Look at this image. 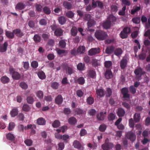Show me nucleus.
Masks as SVG:
<instances>
[{
	"instance_id": "f257e3e1",
	"label": "nucleus",
	"mask_w": 150,
	"mask_h": 150,
	"mask_svg": "<svg viewBox=\"0 0 150 150\" xmlns=\"http://www.w3.org/2000/svg\"><path fill=\"white\" fill-rule=\"evenodd\" d=\"M95 36L97 39L100 40H103L105 39L108 36L106 32L100 30L96 31Z\"/></svg>"
},
{
	"instance_id": "f03ea898",
	"label": "nucleus",
	"mask_w": 150,
	"mask_h": 150,
	"mask_svg": "<svg viewBox=\"0 0 150 150\" xmlns=\"http://www.w3.org/2000/svg\"><path fill=\"white\" fill-rule=\"evenodd\" d=\"M62 66L63 69L65 71L66 74L71 75L74 73V70L72 65H69L67 63L64 62L62 63Z\"/></svg>"
},
{
	"instance_id": "7ed1b4c3",
	"label": "nucleus",
	"mask_w": 150,
	"mask_h": 150,
	"mask_svg": "<svg viewBox=\"0 0 150 150\" xmlns=\"http://www.w3.org/2000/svg\"><path fill=\"white\" fill-rule=\"evenodd\" d=\"M134 73L136 76V79L139 81L142 79V75L144 74L145 72L143 71L141 67L137 68L134 71Z\"/></svg>"
},
{
	"instance_id": "20e7f679",
	"label": "nucleus",
	"mask_w": 150,
	"mask_h": 150,
	"mask_svg": "<svg viewBox=\"0 0 150 150\" xmlns=\"http://www.w3.org/2000/svg\"><path fill=\"white\" fill-rule=\"evenodd\" d=\"M108 140V139H107L105 141V144L102 145V147L103 150H109L114 146L112 143L107 142Z\"/></svg>"
},
{
	"instance_id": "39448f33",
	"label": "nucleus",
	"mask_w": 150,
	"mask_h": 150,
	"mask_svg": "<svg viewBox=\"0 0 150 150\" xmlns=\"http://www.w3.org/2000/svg\"><path fill=\"white\" fill-rule=\"evenodd\" d=\"M9 71L12 74V78L16 80H18L21 78V76L18 72L15 71L14 69L12 68H10Z\"/></svg>"
},
{
	"instance_id": "423d86ee",
	"label": "nucleus",
	"mask_w": 150,
	"mask_h": 150,
	"mask_svg": "<svg viewBox=\"0 0 150 150\" xmlns=\"http://www.w3.org/2000/svg\"><path fill=\"white\" fill-rule=\"evenodd\" d=\"M100 48L99 47L97 48H91L88 51V55L92 56L98 54L100 52Z\"/></svg>"
},
{
	"instance_id": "0eeeda50",
	"label": "nucleus",
	"mask_w": 150,
	"mask_h": 150,
	"mask_svg": "<svg viewBox=\"0 0 150 150\" xmlns=\"http://www.w3.org/2000/svg\"><path fill=\"white\" fill-rule=\"evenodd\" d=\"M121 92L123 95V98H129L130 95L128 93L129 90L128 88L124 87L121 89Z\"/></svg>"
},
{
	"instance_id": "6e6552de",
	"label": "nucleus",
	"mask_w": 150,
	"mask_h": 150,
	"mask_svg": "<svg viewBox=\"0 0 150 150\" xmlns=\"http://www.w3.org/2000/svg\"><path fill=\"white\" fill-rule=\"evenodd\" d=\"M126 137L128 139L132 142L134 141L136 139V136L135 134L131 132L127 133Z\"/></svg>"
},
{
	"instance_id": "1a4fd4ad",
	"label": "nucleus",
	"mask_w": 150,
	"mask_h": 150,
	"mask_svg": "<svg viewBox=\"0 0 150 150\" xmlns=\"http://www.w3.org/2000/svg\"><path fill=\"white\" fill-rule=\"evenodd\" d=\"M73 145L74 148L79 149V150H83L84 148L80 143L77 140H75L74 142Z\"/></svg>"
},
{
	"instance_id": "9d476101",
	"label": "nucleus",
	"mask_w": 150,
	"mask_h": 150,
	"mask_svg": "<svg viewBox=\"0 0 150 150\" xmlns=\"http://www.w3.org/2000/svg\"><path fill=\"white\" fill-rule=\"evenodd\" d=\"M55 101L56 104L60 105L63 101V97L61 95H59L55 98Z\"/></svg>"
},
{
	"instance_id": "9b49d317",
	"label": "nucleus",
	"mask_w": 150,
	"mask_h": 150,
	"mask_svg": "<svg viewBox=\"0 0 150 150\" xmlns=\"http://www.w3.org/2000/svg\"><path fill=\"white\" fill-rule=\"evenodd\" d=\"M46 121L45 119L42 117H40L37 120L36 123L37 124L40 125H45Z\"/></svg>"
},
{
	"instance_id": "f8f14e48",
	"label": "nucleus",
	"mask_w": 150,
	"mask_h": 150,
	"mask_svg": "<svg viewBox=\"0 0 150 150\" xmlns=\"http://www.w3.org/2000/svg\"><path fill=\"white\" fill-rule=\"evenodd\" d=\"M106 113V112L104 113L103 112H101L98 114L96 115L97 119L99 120H103L105 117Z\"/></svg>"
},
{
	"instance_id": "ddd939ff",
	"label": "nucleus",
	"mask_w": 150,
	"mask_h": 150,
	"mask_svg": "<svg viewBox=\"0 0 150 150\" xmlns=\"http://www.w3.org/2000/svg\"><path fill=\"white\" fill-rule=\"evenodd\" d=\"M125 113V110L122 108L118 109L117 114L119 117H122L124 116Z\"/></svg>"
},
{
	"instance_id": "4468645a",
	"label": "nucleus",
	"mask_w": 150,
	"mask_h": 150,
	"mask_svg": "<svg viewBox=\"0 0 150 150\" xmlns=\"http://www.w3.org/2000/svg\"><path fill=\"white\" fill-rule=\"evenodd\" d=\"M105 76L106 79H109L112 76V74L111 70L107 69L105 74Z\"/></svg>"
},
{
	"instance_id": "2eb2a0df",
	"label": "nucleus",
	"mask_w": 150,
	"mask_h": 150,
	"mask_svg": "<svg viewBox=\"0 0 150 150\" xmlns=\"http://www.w3.org/2000/svg\"><path fill=\"white\" fill-rule=\"evenodd\" d=\"M54 35L57 36H60L63 35V30L61 28H58L54 32Z\"/></svg>"
},
{
	"instance_id": "dca6fc26",
	"label": "nucleus",
	"mask_w": 150,
	"mask_h": 150,
	"mask_svg": "<svg viewBox=\"0 0 150 150\" xmlns=\"http://www.w3.org/2000/svg\"><path fill=\"white\" fill-rule=\"evenodd\" d=\"M127 64V59L126 58H123L120 62V66L122 69L125 68Z\"/></svg>"
},
{
	"instance_id": "f3484780",
	"label": "nucleus",
	"mask_w": 150,
	"mask_h": 150,
	"mask_svg": "<svg viewBox=\"0 0 150 150\" xmlns=\"http://www.w3.org/2000/svg\"><path fill=\"white\" fill-rule=\"evenodd\" d=\"M14 35H16L17 36L19 37H21L23 35V34L19 29H16L13 30Z\"/></svg>"
},
{
	"instance_id": "a211bd4d",
	"label": "nucleus",
	"mask_w": 150,
	"mask_h": 150,
	"mask_svg": "<svg viewBox=\"0 0 150 150\" xmlns=\"http://www.w3.org/2000/svg\"><path fill=\"white\" fill-rule=\"evenodd\" d=\"M115 49L114 47L111 46L107 47L105 50V52L107 54H110L113 52Z\"/></svg>"
},
{
	"instance_id": "6ab92c4d",
	"label": "nucleus",
	"mask_w": 150,
	"mask_h": 150,
	"mask_svg": "<svg viewBox=\"0 0 150 150\" xmlns=\"http://www.w3.org/2000/svg\"><path fill=\"white\" fill-rule=\"evenodd\" d=\"M111 25V23L107 20L103 23V26L104 28L106 29L110 28Z\"/></svg>"
},
{
	"instance_id": "aec40b11",
	"label": "nucleus",
	"mask_w": 150,
	"mask_h": 150,
	"mask_svg": "<svg viewBox=\"0 0 150 150\" xmlns=\"http://www.w3.org/2000/svg\"><path fill=\"white\" fill-rule=\"evenodd\" d=\"M96 92L97 96L100 97H103L105 95L104 90L102 89H98L96 90Z\"/></svg>"
},
{
	"instance_id": "412c9836",
	"label": "nucleus",
	"mask_w": 150,
	"mask_h": 150,
	"mask_svg": "<svg viewBox=\"0 0 150 150\" xmlns=\"http://www.w3.org/2000/svg\"><path fill=\"white\" fill-rule=\"evenodd\" d=\"M63 6L65 8L68 9H70L72 7V5L69 2L65 1L63 2Z\"/></svg>"
},
{
	"instance_id": "4be33fe9",
	"label": "nucleus",
	"mask_w": 150,
	"mask_h": 150,
	"mask_svg": "<svg viewBox=\"0 0 150 150\" xmlns=\"http://www.w3.org/2000/svg\"><path fill=\"white\" fill-rule=\"evenodd\" d=\"M85 48L83 46H80L78 48L77 52L80 54L84 53L85 52Z\"/></svg>"
},
{
	"instance_id": "5701e85b",
	"label": "nucleus",
	"mask_w": 150,
	"mask_h": 150,
	"mask_svg": "<svg viewBox=\"0 0 150 150\" xmlns=\"http://www.w3.org/2000/svg\"><path fill=\"white\" fill-rule=\"evenodd\" d=\"M25 5L23 3L19 2L16 5L15 8L19 10H21L25 8Z\"/></svg>"
},
{
	"instance_id": "b1692460",
	"label": "nucleus",
	"mask_w": 150,
	"mask_h": 150,
	"mask_svg": "<svg viewBox=\"0 0 150 150\" xmlns=\"http://www.w3.org/2000/svg\"><path fill=\"white\" fill-rule=\"evenodd\" d=\"M74 112L77 115H82L86 113V112L80 108H76L74 110Z\"/></svg>"
},
{
	"instance_id": "393cba45",
	"label": "nucleus",
	"mask_w": 150,
	"mask_h": 150,
	"mask_svg": "<svg viewBox=\"0 0 150 150\" xmlns=\"http://www.w3.org/2000/svg\"><path fill=\"white\" fill-rule=\"evenodd\" d=\"M8 44L7 42H5L3 45L0 47V51L3 52L6 51Z\"/></svg>"
},
{
	"instance_id": "a878e982",
	"label": "nucleus",
	"mask_w": 150,
	"mask_h": 150,
	"mask_svg": "<svg viewBox=\"0 0 150 150\" xmlns=\"http://www.w3.org/2000/svg\"><path fill=\"white\" fill-rule=\"evenodd\" d=\"M5 35L7 38L10 39H12L14 37V35L13 32H12L9 31H6Z\"/></svg>"
},
{
	"instance_id": "bb28decb",
	"label": "nucleus",
	"mask_w": 150,
	"mask_h": 150,
	"mask_svg": "<svg viewBox=\"0 0 150 150\" xmlns=\"http://www.w3.org/2000/svg\"><path fill=\"white\" fill-rule=\"evenodd\" d=\"M123 51L120 48L116 49L114 51V54L117 56H120L122 53Z\"/></svg>"
},
{
	"instance_id": "cd10ccee",
	"label": "nucleus",
	"mask_w": 150,
	"mask_h": 150,
	"mask_svg": "<svg viewBox=\"0 0 150 150\" xmlns=\"http://www.w3.org/2000/svg\"><path fill=\"white\" fill-rule=\"evenodd\" d=\"M77 122L76 119L74 117H71L68 119V122L69 124L74 125Z\"/></svg>"
},
{
	"instance_id": "c85d7f7f",
	"label": "nucleus",
	"mask_w": 150,
	"mask_h": 150,
	"mask_svg": "<svg viewBox=\"0 0 150 150\" xmlns=\"http://www.w3.org/2000/svg\"><path fill=\"white\" fill-rule=\"evenodd\" d=\"M107 20L110 21V23L116 21L117 18L113 15L110 14L107 18Z\"/></svg>"
},
{
	"instance_id": "c756f323",
	"label": "nucleus",
	"mask_w": 150,
	"mask_h": 150,
	"mask_svg": "<svg viewBox=\"0 0 150 150\" xmlns=\"http://www.w3.org/2000/svg\"><path fill=\"white\" fill-rule=\"evenodd\" d=\"M140 119V115L139 113H135L134 116V120L135 122H138Z\"/></svg>"
},
{
	"instance_id": "7c9ffc66",
	"label": "nucleus",
	"mask_w": 150,
	"mask_h": 150,
	"mask_svg": "<svg viewBox=\"0 0 150 150\" xmlns=\"http://www.w3.org/2000/svg\"><path fill=\"white\" fill-rule=\"evenodd\" d=\"M77 68L79 71L84 70L85 68V64L82 63H79L77 66Z\"/></svg>"
},
{
	"instance_id": "2f4dec72",
	"label": "nucleus",
	"mask_w": 150,
	"mask_h": 150,
	"mask_svg": "<svg viewBox=\"0 0 150 150\" xmlns=\"http://www.w3.org/2000/svg\"><path fill=\"white\" fill-rule=\"evenodd\" d=\"M92 66L95 67L100 65V63L99 62V60L96 59H92Z\"/></svg>"
},
{
	"instance_id": "473e14b6",
	"label": "nucleus",
	"mask_w": 150,
	"mask_h": 150,
	"mask_svg": "<svg viewBox=\"0 0 150 150\" xmlns=\"http://www.w3.org/2000/svg\"><path fill=\"white\" fill-rule=\"evenodd\" d=\"M18 113V110L17 108L13 109L10 112V114L12 117L16 116Z\"/></svg>"
},
{
	"instance_id": "72a5a7b5",
	"label": "nucleus",
	"mask_w": 150,
	"mask_h": 150,
	"mask_svg": "<svg viewBox=\"0 0 150 150\" xmlns=\"http://www.w3.org/2000/svg\"><path fill=\"white\" fill-rule=\"evenodd\" d=\"M1 82L3 83H8L9 81V78L6 76H3L1 79Z\"/></svg>"
},
{
	"instance_id": "f704fd0d",
	"label": "nucleus",
	"mask_w": 150,
	"mask_h": 150,
	"mask_svg": "<svg viewBox=\"0 0 150 150\" xmlns=\"http://www.w3.org/2000/svg\"><path fill=\"white\" fill-rule=\"evenodd\" d=\"M71 31L72 36H76L77 33V30L75 26L73 27L71 30Z\"/></svg>"
},
{
	"instance_id": "c9c22d12",
	"label": "nucleus",
	"mask_w": 150,
	"mask_h": 150,
	"mask_svg": "<svg viewBox=\"0 0 150 150\" xmlns=\"http://www.w3.org/2000/svg\"><path fill=\"white\" fill-rule=\"evenodd\" d=\"M60 125V122L58 120H55L52 123V125L54 128H57L59 127Z\"/></svg>"
},
{
	"instance_id": "e433bc0d",
	"label": "nucleus",
	"mask_w": 150,
	"mask_h": 150,
	"mask_svg": "<svg viewBox=\"0 0 150 150\" xmlns=\"http://www.w3.org/2000/svg\"><path fill=\"white\" fill-rule=\"evenodd\" d=\"M58 21L60 24L63 25L67 21L66 18L64 16H61L58 18Z\"/></svg>"
},
{
	"instance_id": "4c0bfd02",
	"label": "nucleus",
	"mask_w": 150,
	"mask_h": 150,
	"mask_svg": "<svg viewBox=\"0 0 150 150\" xmlns=\"http://www.w3.org/2000/svg\"><path fill=\"white\" fill-rule=\"evenodd\" d=\"M105 67L107 68H109L112 67V62L110 61H105L104 62Z\"/></svg>"
},
{
	"instance_id": "58836bf2",
	"label": "nucleus",
	"mask_w": 150,
	"mask_h": 150,
	"mask_svg": "<svg viewBox=\"0 0 150 150\" xmlns=\"http://www.w3.org/2000/svg\"><path fill=\"white\" fill-rule=\"evenodd\" d=\"M86 102L88 104L90 105H92L94 102V98L91 96H90L87 98Z\"/></svg>"
},
{
	"instance_id": "ea45409f",
	"label": "nucleus",
	"mask_w": 150,
	"mask_h": 150,
	"mask_svg": "<svg viewBox=\"0 0 150 150\" xmlns=\"http://www.w3.org/2000/svg\"><path fill=\"white\" fill-rule=\"evenodd\" d=\"M33 40L36 43L40 42L41 41V37L38 35L35 34L33 37Z\"/></svg>"
},
{
	"instance_id": "a19ab883",
	"label": "nucleus",
	"mask_w": 150,
	"mask_h": 150,
	"mask_svg": "<svg viewBox=\"0 0 150 150\" xmlns=\"http://www.w3.org/2000/svg\"><path fill=\"white\" fill-rule=\"evenodd\" d=\"M38 75L39 77L41 79H44L46 77L45 73L42 71L39 72Z\"/></svg>"
},
{
	"instance_id": "79ce46f5",
	"label": "nucleus",
	"mask_w": 150,
	"mask_h": 150,
	"mask_svg": "<svg viewBox=\"0 0 150 150\" xmlns=\"http://www.w3.org/2000/svg\"><path fill=\"white\" fill-rule=\"evenodd\" d=\"M7 139L11 141H13L15 139V137L13 134L9 133L6 135Z\"/></svg>"
},
{
	"instance_id": "37998d69",
	"label": "nucleus",
	"mask_w": 150,
	"mask_h": 150,
	"mask_svg": "<svg viewBox=\"0 0 150 150\" xmlns=\"http://www.w3.org/2000/svg\"><path fill=\"white\" fill-rule=\"evenodd\" d=\"M43 11L47 15L50 14L51 12L50 9L47 6H45L43 8Z\"/></svg>"
},
{
	"instance_id": "c03bdc74",
	"label": "nucleus",
	"mask_w": 150,
	"mask_h": 150,
	"mask_svg": "<svg viewBox=\"0 0 150 150\" xmlns=\"http://www.w3.org/2000/svg\"><path fill=\"white\" fill-rule=\"evenodd\" d=\"M85 80L83 77H81L79 78L77 80V83L79 84L83 85L85 83Z\"/></svg>"
},
{
	"instance_id": "a18cd8bd",
	"label": "nucleus",
	"mask_w": 150,
	"mask_h": 150,
	"mask_svg": "<svg viewBox=\"0 0 150 150\" xmlns=\"http://www.w3.org/2000/svg\"><path fill=\"white\" fill-rule=\"evenodd\" d=\"M141 9V7L140 6H136L134 8H133L131 10V14L133 15L136 12L139 11Z\"/></svg>"
},
{
	"instance_id": "49530a36",
	"label": "nucleus",
	"mask_w": 150,
	"mask_h": 150,
	"mask_svg": "<svg viewBox=\"0 0 150 150\" xmlns=\"http://www.w3.org/2000/svg\"><path fill=\"white\" fill-rule=\"evenodd\" d=\"M126 9V6L123 7L121 10L120 11L118 12V14L120 16H124L125 13V10Z\"/></svg>"
},
{
	"instance_id": "de8ad7c7",
	"label": "nucleus",
	"mask_w": 150,
	"mask_h": 150,
	"mask_svg": "<svg viewBox=\"0 0 150 150\" xmlns=\"http://www.w3.org/2000/svg\"><path fill=\"white\" fill-rule=\"evenodd\" d=\"M74 13L71 11H69L66 13L67 16L69 18H72L74 17Z\"/></svg>"
},
{
	"instance_id": "09e8293b",
	"label": "nucleus",
	"mask_w": 150,
	"mask_h": 150,
	"mask_svg": "<svg viewBox=\"0 0 150 150\" xmlns=\"http://www.w3.org/2000/svg\"><path fill=\"white\" fill-rule=\"evenodd\" d=\"M30 109L29 106L27 104H24L22 107V110L25 112H28Z\"/></svg>"
},
{
	"instance_id": "8fccbe9b",
	"label": "nucleus",
	"mask_w": 150,
	"mask_h": 150,
	"mask_svg": "<svg viewBox=\"0 0 150 150\" xmlns=\"http://www.w3.org/2000/svg\"><path fill=\"white\" fill-rule=\"evenodd\" d=\"M59 46L62 48H64L66 46L65 41L63 40H61L59 42Z\"/></svg>"
},
{
	"instance_id": "3c124183",
	"label": "nucleus",
	"mask_w": 150,
	"mask_h": 150,
	"mask_svg": "<svg viewBox=\"0 0 150 150\" xmlns=\"http://www.w3.org/2000/svg\"><path fill=\"white\" fill-rule=\"evenodd\" d=\"M115 117V115L112 113H110L108 117V119L109 120L112 121L114 120Z\"/></svg>"
},
{
	"instance_id": "603ef678",
	"label": "nucleus",
	"mask_w": 150,
	"mask_h": 150,
	"mask_svg": "<svg viewBox=\"0 0 150 150\" xmlns=\"http://www.w3.org/2000/svg\"><path fill=\"white\" fill-rule=\"evenodd\" d=\"M120 36L122 39L126 38L128 37V34L122 31L120 34Z\"/></svg>"
},
{
	"instance_id": "864d4df0",
	"label": "nucleus",
	"mask_w": 150,
	"mask_h": 150,
	"mask_svg": "<svg viewBox=\"0 0 150 150\" xmlns=\"http://www.w3.org/2000/svg\"><path fill=\"white\" fill-rule=\"evenodd\" d=\"M67 126H63L60 127V129H57L56 131L57 132V133L62 132L63 133H64L65 132V130L67 129Z\"/></svg>"
},
{
	"instance_id": "5fc2aeb1",
	"label": "nucleus",
	"mask_w": 150,
	"mask_h": 150,
	"mask_svg": "<svg viewBox=\"0 0 150 150\" xmlns=\"http://www.w3.org/2000/svg\"><path fill=\"white\" fill-rule=\"evenodd\" d=\"M132 21L135 24H139L140 22V19L139 17H134L132 19Z\"/></svg>"
},
{
	"instance_id": "6e6d98bb",
	"label": "nucleus",
	"mask_w": 150,
	"mask_h": 150,
	"mask_svg": "<svg viewBox=\"0 0 150 150\" xmlns=\"http://www.w3.org/2000/svg\"><path fill=\"white\" fill-rule=\"evenodd\" d=\"M58 83L56 82H54L52 83L51 87L54 89H57L58 88L59 86Z\"/></svg>"
},
{
	"instance_id": "4d7b16f0",
	"label": "nucleus",
	"mask_w": 150,
	"mask_h": 150,
	"mask_svg": "<svg viewBox=\"0 0 150 150\" xmlns=\"http://www.w3.org/2000/svg\"><path fill=\"white\" fill-rule=\"evenodd\" d=\"M27 102L30 104H32L34 101L33 98L31 96H28L27 97Z\"/></svg>"
},
{
	"instance_id": "13d9d810",
	"label": "nucleus",
	"mask_w": 150,
	"mask_h": 150,
	"mask_svg": "<svg viewBox=\"0 0 150 150\" xmlns=\"http://www.w3.org/2000/svg\"><path fill=\"white\" fill-rule=\"evenodd\" d=\"M111 9L112 12H116L118 11V7L115 5H112L111 6Z\"/></svg>"
},
{
	"instance_id": "bf43d9fd",
	"label": "nucleus",
	"mask_w": 150,
	"mask_h": 150,
	"mask_svg": "<svg viewBox=\"0 0 150 150\" xmlns=\"http://www.w3.org/2000/svg\"><path fill=\"white\" fill-rule=\"evenodd\" d=\"M36 128V126L35 125H28L27 127L26 126L25 127V130L28 129H35Z\"/></svg>"
},
{
	"instance_id": "052dcab7",
	"label": "nucleus",
	"mask_w": 150,
	"mask_h": 150,
	"mask_svg": "<svg viewBox=\"0 0 150 150\" xmlns=\"http://www.w3.org/2000/svg\"><path fill=\"white\" fill-rule=\"evenodd\" d=\"M106 128V126L105 125L102 124L100 125L99 127V130L102 132H104Z\"/></svg>"
},
{
	"instance_id": "680f3d73",
	"label": "nucleus",
	"mask_w": 150,
	"mask_h": 150,
	"mask_svg": "<svg viewBox=\"0 0 150 150\" xmlns=\"http://www.w3.org/2000/svg\"><path fill=\"white\" fill-rule=\"evenodd\" d=\"M37 96L39 98L42 99L43 97V93L41 91H38L36 93Z\"/></svg>"
},
{
	"instance_id": "e2e57ef3",
	"label": "nucleus",
	"mask_w": 150,
	"mask_h": 150,
	"mask_svg": "<svg viewBox=\"0 0 150 150\" xmlns=\"http://www.w3.org/2000/svg\"><path fill=\"white\" fill-rule=\"evenodd\" d=\"M96 74L95 71L93 70H90L88 72L89 76L91 78H93Z\"/></svg>"
},
{
	"instance_id": "0e129e2a",
	"label": "nucleus",
	"mask_w": 150,
	"mask_h": 150,
	"mask_svg": "<svg viewBox=\"0 0 150 150\" xmlns=\"http://www.w3.org/2000/svg\"><path fill=\"white\" fill-rule=\"evenodd\" d=\"M25 127L22 124H19L18 127V130L20 132H23L24 129L25 130Z\"/></svg>"
},
{
	"instance_id": "69168bd1",
	"label": "nucleus",
	"mask_w": 150,
	"mask_h": 150,
	"mask_svg": "<svg viewBox=\"0 0 150 150\" xmlns=\"http://www.w3.org/2000/svg\"><path fill=\"white\" fill-rule=\"evenodd\" d=\"M24 142L27 146H30L32 145L33 141L31 139H27Z\"/></svg>"
},
{
	"instance_id": "338daca9",
	"label": "nucleus",
	"mask_w": 150,
	"mask_h": 150,
	"mask_svg": "<svg viewBox=\"0 0 150 150\" xmlns=\"http://www.w3.org/2000/svg\"><path fill=\"white\" fill-rule=\"evenodd\" d=\"M15 126V125L14 122H10L9 124L8 130L9 131L12 130V129L14 128Z\"/></svg>"
},
{
	"instance_id": "774afa93",
	"label": "nucleus",
	"mask_w": 150,
	"mask_h": 150,
	"mask_svg": "<svg viewBox=\"0 0 150 150\" xmlns=\"http://www.w3.org/2000/svg\"><path fill=\"white\" fill-rule=\"evenodd\" d=\"M129 91L132 94H134L136 93V89L133 86H131L129 88Z\"/></svg>"
}]
</instances>
